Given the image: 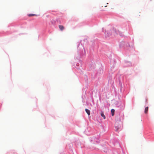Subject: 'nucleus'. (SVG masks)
<instances>
[{"label": "nucleus", "mask_w": 154, "mask_h": 154, "mask_svg": "<svg viewBox=\"0 0 154 154\" xmlns=\"http://www.w3.org/2000/svg\"><path fill=\"white\" fill-rule=\"evenodd\" d=\"M37 15L34 14H28V16L29 17H31V16H36Z\"/></svg>", "instance_id": "6"}, {"label": "nucleus", "mask_w": 154, "mask_h": 154, "mask_svg": "<svg viewBox=\"0 0 154 154\" xmlns=\"http://www.w3.org/2000/svg\"><path fill=\"white\" fill-rule=\"evenodd\" d=\"M148 107H145V111L144 112L146 114L147 113L148 111Z\"/></svg>", "instance_id": "4"}, {"label": "nucleus", "mask_w": 154, "mask_h": 154, "mask_svg": "<svg viewBox=\"0 0 154 154\" xmlns=\"http://www.w3.org/2000/svg\"><path fill=\"white\" fill-rule=\"evenodd\" d=\"M100 114L101 116L104 119H106L105 116L104 115L103 112H101Z\"/></svg>", "instance_id": "1"}, {"label": "nucleus", "mask_w": 154, "mask_h": 154, "mask_svg": "<svg viewBox=\"0 0 154 154\" xmlns=\"http://www.w3.org/2000/svg\"><path fill=\"white\" fill-rule=\"evenodd\" d=\"M114 112H115V110L113 109H112L111 110V112L112 113V116H113L114 114Z\"/></svg>", "instance_id": "5"}, {"label": "nucleus", "mask_w": 154, "mask_h": 154, "mask_svg": "<svg viewBox=\"0 0 154 154\" xmlns=\"http://www.w3.org/2000/svg\"><path fill=\"white\" fill-rule=\"evenodd\" d=\"M59 27L60 29L62 31L64 29V26L62 25H59Z\"/></svg>", "instance_id": "2"}, {"label": "nucleus", "mask_w": 154, "mask_h": 154, "mask_svg": "<svg viewBox=\"0 0 154 154\" xmlns=\"http://www.w3.org/2000/svg\"><path fill=\"white\" fill-rule=\"evenodd\" d=\"M85 111L88 116L90 115V112L89 110H88V109H85Z\"/></svg>", "instance_id": "3"}]
</instances>
